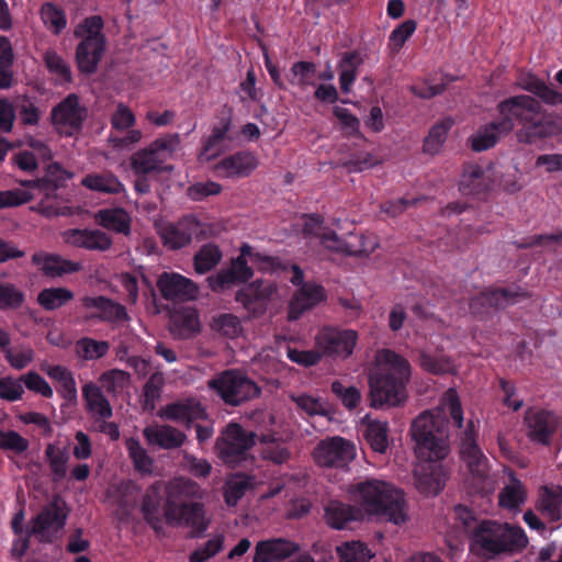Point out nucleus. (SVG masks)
I'll use <instances>...</instances> for the list:
<instances>
[{
	"instance_id": "49530a36",
	"label": "nucleus",
	"mask_w": 562,
	"mask_h": 562,
	"mask_svg": "<svg viewBox=\"0 0 562 562\" xmlns=\"http://www.w3.org/2000/svg\"><path fill=\"white\" fill-rule=\"evenodd\" d=\"M233 119V109L228 105H224L221 111V117L217 125L212 128V134L206 139L203 151H210L215 145L224 139L225 134L231 127Z\"/></svg>"
},
{
	"instance_id": "3c124183",
	"label": "nucleus",
	"mask_w": 562,
	"mask_h": 562,
	"mask_svg": "<svg viewBox=\"0 0 562 562\" xmlns=\"http://www.w3.org/2000/svg\"><path fill=\"white\" fill-rule=\"evenodd\" d=\"M24 301V293L13 283H0V310H18Z\"/></svg>"
},
{
	"instance_id": "bf43d9fd",
	"label": "nucleus",
	"mask_w": 562,
	"mask_h": 562,
	"mask_svg": "<svg viewBox=\"0 0 562 562\" xmlns=\"http://www.w3.org/2000/svg\"><path fill=\"white\" fill-rule=\"evenodd\" d=\"M104 26V22L101 15H91L82 20V22L75 29L74 35L79 38L88 34L87 37H98L103 34L101 30Z\"/></svg>"
},
{
	"instance_id": "680f3d73",
	"label": "nucleus",
	"mask_w": 562,
	"mask_h": 562,
	"mask_svg": "<svg viewBox=\"0 0 562 562\" xmlns=\"http://www.w3.org/2000/svg\"><path fill=\"white\" fill-rule=\"evenodd\" d=\"M23 381L27 390L40 393L44 397L53 396V389L47 381L37 372L30 371L20 378Z\"/></svg>"
},
{
	"instance_id": "774afa93",
	"label": "nucleus",
	"mask_w": 562,
	"mask_h": 562,
	"mask_svg": "<svg viewBox=\"0 0 562 562\" xmlns=\"http://www.w3.org/2000/svg\"><path fill=\"white\" fill-rule=\"evenodd\" d=\"M100 380L105 383L108 392L115 391V386L124 387L131 382V374L124 370L112 369L103 372Z\"/></svg>"
},
{
	"instance_id": "72a5a7b5",
	"label": "nucleus",
	"mask_w": 562,
	"mask_h": 562,
	"mask_svg": "<svg viewBox=\"0 0 562 562\" xmlns=\"http://www.w3.org/2000/svg\"><path fill=\"white\" fill-rule=\"evenodd\" d=\"M536 508L548 514L551 521L560 520L562 517V487L559 486V491H553L547 485L542 486Z\"/></svg>"
},
{
	"instance_id": "58836bf2",
	"label": "nucleus",
	"mask_w": 562,
	"mask_h": 562,
	"mask_svg": "<svg viewBox=\"0 0 562 562\" xmlns=\"http://www.w3.org/2000/svg\"><path fill=\"white\" fill-rule=\"evenodd\" d=\"M210 327L213 331L229 339H235L244 333L240 318L233 313L214 315Z\"/></svg>"
},
{
	"instance_id": "4d7b16f0",
	"label": "nucleus",
	"mask_w": 562,
	"mask_h": 562,
	"mask_svg": "<svg viewBox=\"0 0 562 562\" xmlns=\"http://www.w3.org/2000/svg\"><path fill=\"white\" fill-rule=\"evenodd\" d=\"M333 113L339 120L341 127L348 135L363 138V134L360 131V121L356 115L350 113L349 110L335 106Z\"/></svg>"
},
{
	"instance_id": "6ab92c4d",
	"label": "nucleus",
	"mask_w": 562,
	"mask_h": 562,
	"mask_svg": "<svg viewBox=\"0 0 562 562\" xmlns=\"http://www.w3.org/2000/svg\"><path fill=\"white\" fill-rule=\"evenodd\" d=\"M301 546L285 538L257 542L252 562H282L300 552Z\"/></svg>"
},
{
	"instance_id": "8fccbe9b",
	"label": "nucleus",
	"mask_w": 562,
	"mask_h": 562,
	"mask_svg": "<svg viewBox=\"0 0 562 562\" xmlns=\"http://www.w3.org/2000/svg\"><path fill=\"white\" fill-rule=\"evenodd\" d=\"M42 20L46 25L53 27V32L58 35L67 24L64 10L52 2H45L41 8Z\"/></svg>"
},
{
	"instance_id": "f257e3e1",
	"label": "nucleus",
	"mask_w": 562,
	"mask_h": 562,
	"mask_svg": "<svg viewBox=\"0 0 562 562\" xmlns=\"http://www.w3.org/2000/svg\"><path fill=\"white\" fill-rule=\"evenodd\" d=\"M516 86L532 95H513L497 104L503 134L510 133L517 122L521 125L516 132L520 144L532 145L538 140L561 135L562 115L548 112L541 103L552 106L562 104V93L533 74L520 75Z\"/></svg>"
},
{
	"instance_id": "79ce46f5",
	"label": "nucleus",
	"mask_w": 562,
	"mask_h": 562,
	"mask_svg": "<svg viewBox=\"0 0 562 562\" xmlns=\"http://www.w3.org/2000/svg\"><path fill=\"white\" fill-rule=\"evenodd\" d=\"M472 474V486L476 493L487 494L493 490L492 482L486 473V463L483 453L465 461Z\"/></svg>"
},
{
	"instance_id": "c85d7f7f",
	"label": "nucleus",
	"mask_w": 562,
	"mask_h": 562,
	"mask_svg": "<svg viewBox=\"0 0 562 562\" xmlns=\"http://www.w3.org/2000/svg\"><path fill=\"white\" fill-rule=\"evenodd\" d=\"M258 161L250 151H238L223 158L217 165L216 169L227 171V177H247L256 168Z\"/></svg>"
},
{
	"instance_id": "9d476101",
	"label": "nucleus",
	"mask_w": 562,
	"mask_h": 562,
	"mask_svg": "<svg viewBox=\"0 0 562 562\" xmlns=\"http://www.w3.org/2000/svg\"><path fill=\"white\" fill-rule=\"evenodd\" d=\"M277 291L274 282H266L263 279L250 280L235 292L234 300L247 311L246 321L260 318L267 313L268 302Z\"/></svg>"
},
{
	"instance_id": "09e8293b",
	"label": "nucleus",
	"mask_w": 562,
	"mask_h": 562,
	"mask_svg": "<svg viewBox=\"0 0 562 562\" xmlns=\"http://www.w3.org/2000/svg\"><path fill=\"white\" fill-rule=\"evenodd\" d=\"M418 361L424 371L435 375L446 374L452 370L451 360L445 356L434 357L425 351H420Z\"/></svg>"
},
{
	"instance_id": "37998d69",
	"label": "nucleus",
	"mask_w": 562,
	"mask_h": 562,
	"mask_svg": "<svg viewBox=\"0 0 562 562\" xmlns=\"http://www.w3.org/2000/svg\"><path fill=\"white\" fill-rule=\"evenodd\" d=\"M527 499L526 490L520 480L512 474V484L506 485L498 495V504L506 509H517Z\"/></svg>"
},
{
	"instance_id": "473e14b6",
	"label": "nucleus",
	"mask_w": 562,
	"mask_h": 562,
	"mask_svg": "<svg viewBox=\"0 0 562 562\" xmlns=\"http://www.w3.org/2000/svg\"><path fill=\"white\" fill-rule=\"evenodd\" d=\"M336 552L339 562H370L375 557L368 544L360 540L341 542L336 547Z\"/></svg>"
},
{
	"instance_id": "f8f14e48",
	"label": "nucleus",
	"mask_w": 562,
	"mask_h": 562,
	"mask_svg": "<svg viewBox=\"0 0 562 562\" xmlns=\"http://www.w3.org/2000/svg\"><path fill=\"white\" fill-rule=\"evenodd\" d=\"M88 117V109L80 104V98L77 93H70L50 112L53 125L69 126L72 131L66 132V136H72L82 130L83 123Z\"/></svg>"
},
{
	"instance_id": "a19ab883",
	"label": "nucleus",
	"mask_w": 562,
	"mask_h": 562,
	"mask_svg": "<svg viewBox=\"0 0 562 562\" xmlns=\"http://www.w3.org/2000/svg\"><path fill=\"white\" fill-rule=\"evenodd\" d=\"M75 294L67 288H47L37 294V303L46 311L60 308L74 299Z\"/></svg>"
},
{
	"instance_id": "864d4df0",
	"label": "nucleus",
	"mask_w": 562,
	"mask_h": 562,
	"mask_svg": "<svg viewBox=\"0 0 562 562\" xmlns=\"http://www.w3.org/2000/svg\"><path fill=\"white\" fill-rule=\"evenodd\" d=\"M128 314L124 305L112 300V305H104L102 312L92 313L86 316V321L98 319L101 322L114 323L119 321H127Z\"/></svg>"
},
{
	"instance_id": "e433bc0d",
	"label": "nucleus",
	"mask_w": 562,
	"mask_h": 562,
	"mask_svg": "<svg viewBox=\"0 0 562 562\" xmlns=\"http://www.w3.org/2000/svg\"><path fill=\"white\" fill-rule=\"evenodd\" d=\"M69 453L67 448H58L54 443H48L45 449V459L48 462L53 474V482L58 483L67 475Z\"/></svg>"
},
{
	"instance_id": "a211bd4d",
	"label": "nucleus",
	"mask_w": 562,
	"mask_h": 562,
	"mask_svg": "<svg viewBox=\"0 0 562 562\" xmlns=\"http://www.w3.org/2000/svg\"><path fill=\"white\" fill-rule=\"evenodd\" d=\"M524 419L529 428L528 437L531 441L544 446L550 443V438L559 426V419L552 412L528 408Z\"/></svg>"
},
{
	"instance_id": "2eb2a0df",
	"label": "nucleus",
	"mask_w": 562,
	"mask_h": 562,
	"mask_svg": "<svg viewBox=\"0 0 562 562\" xmlns=\"http://www.w3.org/2000/svg\"><path fill=\"white\" fill-rule=\"evenodd\" d=\"M326 300L327 292L322 284L315 282L302 284V286L293 293L289 302L286 319L289 322H295L300 319L305 312L315 308Z\"/></svg>"
},
{
	"instance_id": "39448f33",
	"label": "nucleus",
	"mask_w": 562,
	"mask_h": 562,
	"mask_svg": "<svg viewBox=\"0 0 562 562\" xmlns=\"http://www.w3.org/2000/svg\"><path fill=\"white\" fill-rule=\"evenodd\" d=\"M166 490V503L164 517L167 525L172 527L190 526L193 528V536L202 535L210 525L205 518L204 505L199 502H191V498L199 495V485L189 479H175L164 484Z\"/></svg>"
},
{
	"instance_id": "20e7f679",
	"label": "nucleus",
	"mask_w": 562,
	"mask_h": 562,
	"mask_svg": "<svg viewBox=\"0 0 562 562\" xmlns=\"http://www.w3.org/2000/svg\"><path fill=\"white\" fill-rule=\"evenodd\" d=\"M348 493L370 516H384L394 525H403L408 519L404 491L385 481L367 479L350 485Z\"/></svg>"
},
{
	"instance_id": "4be33fe9",
	"label": "nucleus",
	"mask_w": 562,
	"mask_h": 562,
	"mask_svg": "<svg viewBox=\"0 0 562 562\" xmlns=\"http://www.w3.org/2000/svg\"><path fill=\"white\" fill-rule=\"evenodd\" d=\"M106 37L100 34L98 42L95 37H85L76 48V61L81 74L92 75L97 71L98 65L105 50Z\"/></svg>"
},
{
	"instance_id": "7c9ffc66",
	"label": "nucleus",
	"mask_w": 562,
	"mask_h": 562,
	"mask_svg": "<svg viewBox=\"0 0 562 562\" xmlns=\"http://www.w3.org/2000/svg\"><path fill=\"white\" fill-rule=\"evenodd\" d=\"M97 223L115 233L130 235L131 217L123 207L102 209L95 213Z\"/></svg>"
},
{
	"instance_id": "0eeeda50",
	"label": "nucleus",
	"mask_w": 562,
	"mask_h": 562,
	"mask_svg": "<svg viewBox=\"0 0 562 562\" xmlns=\"http://www.w3.org/2000/svg\"><path fill=\"white\" fill-rule=\"evenodd\" d=\"M257 438L263 445L277 443L279 438L274 435L262 434L260 437L255 431H247L238 423H229L222 431L214 445L217 458L229 469H251L256 458L249 450L256 445Z\"/></svg>"
},
{
	"instance_id": "0e129e2a",
	"label": "nucleus",
	"mask_w": 562,
	"mask_h": 562,
	"mask_svg": "<svg viewBox=\"0 0 562 562\" xmlns=\"http://www.w3.org/2000/svg\"><path fill=\"white\" fill-rule=\"evenodd\" d=\"M296 403L297 407L304 411L308 416H325L329 417L330 411L323 407L319 398H314L307 394H302L296 397H292Z\"/></svg>"
},
{
	"instance_id": "4468645a",
	"label": "nucleus",
	"mask_w": 562,
	"mask_h": 562,
	"mask_svg": "<svg viewBox=\"0 0 562 562\" xmlns=\"http://www.w3.org/2000/svg\"><path fill=\"white\" fill-rule=\"evenodd\" d=\"M254 269L241 259H231L229 266L206 278L211 291L224 293L236 284H245L252 279Z\"/></svg>"
},
{
	"instance_id": "ea45409f",
	"label": "nucleus",
	"mask_w": 562,
	"mask_h": 562,
	"mask_svg": "<svg viewBox=\"0 0 562 562\" xmlns=\"http://www.w3.org/2000/svg\"><path fill=\"white\" fill-rule=\"evenodd\" d=\"M81 186L108 194H119L124 191L123 184L114 175L89 173L81 180Z\"/></svg>"
},
{
	"instance_id": "ddd939ff",
	"label": "nucleus",
	"mask_w": 562,
	"mask_h": 562,
	"mask_svg": "<svg viewBox=\"0 0 562 562\" xmlns=\"http://www.w3.org/2000/svg\"><path fill=\"white\" fill-rule=\"evenodd\" d=\"M156 285L167 301H194L200 293V288L194 281L176 272L164 271L159 274Z\"/></svg>"
},
{
	"instance_id": "c756f323",
	"label": "nucleus",
	"mask_w": 562,
	"mask_h": 562,
	"mask_svg": "<svg viewBox=\"0 0 562 562\" xmlns=\"http://www.w3.org/2000/svg\"><path fill=\"white\" fill-rule=\"evenodd\" d=\"M327 524L337 530L344 529L348 521H357L363 518L360 507L345 505L340 502H331L325 510Z\"/></svg>"
},
{
	"instance_id": "aec40b11",
	"label": "nucleus",
	"mask_w": 562,
	"mask_h": 562,
	"mask_svg": "<svg viewBox=\"0 0 562 562\" xmlns=\"http://www.w3.org/2000/svg\"><path fill=\"white\" fill-rule=\"evenodd\" d=\"M357 342V331L324 330L316 337V345L322 350V356H350Z\"/></svg>"
},
{
	"instance_id": "052dcab7",
	"label": "nucleus",
	"mask_w": 562,
	"mask_h": 562,
	"mask_svg": "<svg viewBox=\"0 0 562 562\" xmlns=\"http://www.w3.org/2000/svg\"><path fill=\"white\" fill-rule=\"evenodd\" d=\"M315 74V63L305 60L296 61L291 67L292 79H290V81L295 83V79H297L296 83L304 87L311 83L310 79L313 78Z\"/></svg>"
},
{
	"instance_id": "412c9836",
	"label": "nucleus",
	"mask_w": 562,
	"mask_h": 562,
	"mask_svg": "<svg viewBox=\"0 0 562 562\" xmlns=\"http://www.w3.org/2000/svg\"><path fill=\"white\" fill-rule=\"evenodd\" d=\"M198 226H200L198 217L194 215H187L179 221L178 225L170 223L164 226L158 234L164 246L171 250H178L191 244L193 232H195Z\"/></svg>"
},
{
	"instance_id": "de8ad7c7",
	"label": "nucleus",
	"mask_w": 562,
	"mask_h": 562,
	"mask_svg": "<svg viewBox=\"0 0 562 562\" xmlns=\"http://www.w3.org/2000/svg\"><path fill=\"white\" fill-rule=\"evenodd\" d=\"M109 349L110 345L108 341H98L89 337H83L76 344L77 353L86 360L100 359L106 355Z\"/></svg>"
},
{
	"instance_id": "7ed1b4c3",
	"label": "nucleus",
	"mask_w": 562,
	"mask_h": 562,
	"mask_svg": "<svg viewBox=\"0 0 562 562\" xmlns=\"http://www.w3.org/2000/svg\"><path fill=\"white\" fill-rule=\"evenodd\" d=\"M411 374V363L405 357L391 349H383L379 368L368 375L370 407L403 406L407 401L406 385Z\"/></svg>"
},
{
	"instance_id": "c03bdc74",
	"label": "nucleus",
	"mask_w": 562,
	"mask_h": 562,
	"mask_svg": "<svg viewBox=\"0 0 562 562\" xmlns=\"http://www.w3.org/2000/svg\"><path fill=\"white\" fill-rule=\"evenodd\" d=\"M222 250L216 244H206L193 257L194 271L204 274L221 261Z\"/></svg>"
},
{
	"instance_id": "dca6fc26",
	"label": "nucleus",
	"mask_w": 562,
	"mask_h": 562,
	"mask_svg": "<svg viewBox=\"0 0 562 562\" xmlns=\"http://www.w3.org/2000/svg\"><path fill=\"white\" fill-rule=\"evenodd\" d=\"M169 333L176 339H191L202 330L200 315L196 307L179 306L168 310Z\"/></svg>"
},
{
	"instance_id": "c9c22d12",
	"label": "nucleus",
	"mask_w": 562,
	"mask_h": 562,
	"mask_svg": "<svg viewBox=\"0 0 562 562\" xmlns=\"http://www.w3.org/2000/svg\"><path fill=\"white\" fill-rule=\"evenodd\" d=\"M45 176L42 179H46L47 183L45 184L46 189V198H56L57 194L55 192L59 189L65 188L66 181L70 180L75 177L72 171L66 170L63 168L61 164L58 161H53L45 167Z\"/></svg>"
},
{
	"instance_id": "9b49d317",
	"label": "nucleus",
	"mask_w": 562,
	"mask_h": 562,
	"mask_svg": "<svg viewBox=\"0 0 562 562\" xmlns=\"http://www.w3.org/2000/svg\"><path fill=\"white\" fill-rule=\"evenodd\" d=\"M313 459L322 468H345L356 457L355 445L342 437L321 440L313 450Z\"/></svg>"
},
{
	"instance_id": "e2e57ef3",
	"label": "nucleus",
	"mask_w": 562,
	"mask_h": 562,
	"mask_svg": "<svg viewBox=\"0 0 562 562\" xmlns=\"http://www.w3.org/2000/svg\"><path fill=\"white\" fill-rule=\"evenodd\" d=\"M30 191L13 189L0 191V210L5 207H14L25 204L33 200Z\"/></svg>"
},
{
	"instance_id": "4c0bfd02",
	"label": "nucleus",
	"mask_w": 562,
	"mask_h": 562,
	"mask_svg": "<svg viewBox=\"0 0 562 562\" xmlns=\"http://www.w3.org/2000/svg\"><path fill=\"white\" fill-rule=\"evenodd\" d=\"M362 64V58L357 50L346 52L338 64L340 69V90L348 93L353 81L357 78L358 67Z\"/></svg>"
},
{
	"instance_id": "13d9d810",
	"label": "nucleus",
	"mask_w": 562,
	"mask_h": 562,
	"mask_svg": "<svg viewBox=\"0 0 562 562\" xmlns=\"http://www.w3.org/2000/svg\"><path fill=\"white\" fill-rule=\"evenodd\" d=\"M482 451L476 443L475 440V430L474 424L472 420H469L467 425V429L464 431V436L462 438L460 456L461 459L467 461L469 459H473L474 457L481 456Z\"/></svg>"
},
{
	"instance_id": "5701e85b",
	"label": "nucleus",
	"mask_w": 562,
	"mask_h": 562,
	"mask_svg": "<svg viewBox=\"0 0 562 562\" xmlns=\"http://www.w3.org/2000/svg\"><path fill=\"white\" fill-rule=\"evenodd\" d=\"M164 483L161 481L154 482L143 496L140 512L143 518L157 535L164 533V510L161 512V502L164 499L161 490Z\"/></svg>"
},
{
	"instance_id": "cd10ccee",
	"label": "nucleus",
	"mask_w": 562,
	"mask_h": 562,
	"mask_svg": "<svg viewBox=\"0 0 562 562\" xmlns=\"http://www.w3.org/2000/svg\"><path fill=\"white\" fill-rule=\"evenodd\" d=\"M487 305L491 310L501 311L522 300L531 297V293L519 285L512 288H488L485 289Z\"/></svg>"
},
{
	"instance_id": "a18cd8bd",
	"label": "nucleus",
	"mask_w": 562,
	"mask_h": 562,
	"mask_svg": "<svg viewBox=\"0 0 562 562\" xmlns=\"http://www.w3.org/2000/svg\"><path fill=\"white\" fill-rule=\"evenodd\" d=\"M156 154L157 153L150 145L133 154L131 157V167L133 171L143 176L155 172V170L159 168L160 162L157 159Z\"/></svg>"
},
{
	"instance_id": "423d86ee",
	"label": "nucleus",
	"mask_w": 562,
	"mask_h": 562,
	"mask_svg": "<svg viewBox=\"0 0 562 562\" xmlns=\"http://www.w3.org/2000/svg\"><path fill=\"white\" fill-rule=\"evenodd\" d=\"M471 533L470 551L487 560L519 553L528 546V537L522 528L508 522L485 519Z\"/></svg>"
},
{
	"instance_id": "a878e982",
	"label": "nucleus",
	"mask_w": 562,
	"mask_h": 562,
	"mask_svg": "<svg viewBox=\"0 0 562 562\" xmlns=\"http://www.w3.org/2000/svg\"><path fill=\"white\" fill-rule=\"evenodd\" d=\"M361 424L364 426L363 438L372 451L380 454L385 453L390 446L389 423L372 419L369 415H366L361 419Z\"/></svg>"
},
{
	"instance_id": "338daca9",
	"label": "nucleus",
	"mask_w": 562,
	"mask_h": 562,
	"mask_svg": "<svg viewBox=\"0 0 562 562\" xmlns=\"http://www.w3.org/2000/svg\"><path fill=\"white\" fill-rule=\"evenodd\" d=\"M86 241H82L81 245L83 248L89 250H108L112 246V238L104 232L94 229L87 231Z\"/></svg>"
},
{
	"instance_id": "5fc2aeb1",
	"label": "nucleus",
	"mask_w": 562,
	"mask_h": 562,
	"mask_svg": "<svg viewBox=\"0 0 562 562\" xmlns=\"http://www.w3.org/2000/svg\"><path fill=\"white\" fill-rule=\"evenodd\" d=\"M223 191L222 184L215 181L195 182L186 190L187 196L192 201H202L211 195H218Z\"/></svg>"
},
{
	"instance_id": "bb28decb",
	"label": "nucleus",
	"mask_w": 562,
	"mask_h": 562,
	"mask_svg": "<svg viewBox=\"0 0 562 562\" xmlns=\"http://www.w3.org/2000/svg\"><path fill=\"white\" fill-rule=\"evenodd\" d=\"M42 261H44L41 269L42 272L52 278L75 273L82 269V265L80 262L65 259L57 254L42 255L36 252L32 256V262L34 265H40Z\"/></svg>"
},
{
	"instance_id": "393cba45",
	"label": "nucleus",
	"mask_w": 562,
	"mask_h": 562,
	"mask_svg": "<svg viewBox=\"0 0 562 562\" xmlns=\"http://www.w3.org/2000/svg\"><path fill=\"white\" fill-rule=\"evenodd\" d=\"M490 190L491 186L484 178L483 168L477 164H464L459 181V191L463 195L483 199Z\"/></svg>"
},
{
	"instance_id": "1a4fd4ad",
	"label": "nucleus",
	"mask_w": 562,
	"mask_h": 562,
	"mask_svg": "<svg viewBox=\"0 0 562 562\" xmlns=\"http://www.w3.org/2000/svg\"><path fill=\"white\" fill-rule=\"evenodd\" d=\"M210 390L214 391L225 404L238 406L244 402L259 397L261 387L236 369L225 370L207 382Z\"/></svg>"
},
{
	"instance_id": "f03ea898",
	"label": "nucleus",
	"mask_w": 562,
	"mask_h": 562,
	"mask_svg": "<svg viewBox=\"0 0 562 562\" xmlns=\"http://www.w3.org/2000/svg\"><path fill=\"white\" fill-rule=\"evenodd\" d=\"M411 438L419 463L414 470L415 486L423 495H438L449 471L441 463L450 453L449 420L443 411H425L411 425Z\"/></svg>"
},
{
	"instance_id": "603ef678",
	"label": "nucleus",
	"mask_w": 562,
	"mask_h": 562,
	"mask_svg": "<svg viewBox=\"0 0 562 562\" xmlns=\"http://www.w3.org/2000/svg\"><path fill=\"white\" fill-rule=\"evenodd\" d=\"M330 390L349 411L355 409L361 401V393L353 385L345 387L340 381L335 380L330 385Z\"/></svg>"
},
{
	"instance_id": "f3484780",
	"label": "nucleus",
	"mask_w": 562,
	"mask_h": 562,
	"mask_svg": "<svg viewBox=\"0 0 562 562\" xmlns=\"http://www.w3.org/2000/svg\"><path fill=\"white\" fill-rule=\"evenodd\" d=\"M158 416L166 420L184 423L190 428L196 419L207 420L209 414L205 407L194 397H188L183 401L167 404L158 412Z\"/></svg>"
},
{
	"instance_id": "6e6552de",
	"label": "nucleus",
	"mask_w": 562,
	"mask_h": 562,
	"mask_svg": "<svg viewBox=\"0 0 562 562\" xmlns=\"http://www.w3.org/2000/svg\"><path fill=\"white\" fill-rule=\"evenodd\" d=\"M70 513L66 501L58 494L43 507L36 517L26 526L25 536L13 544L12 552L20 558L29 548L30 538L34 536L40 542L53 543L66 525Z\"/></svg>"
},
{
	"instance_id": "69168bd1",
	"label": "nucleus",
	"mask_w": 562,
	"mask_h": 562,
	"mask_svg": "<svg viewBox=\"0 0 562 562\" xmlns=\"http://www.w3.org/2000/svg\"><path fill=\"white\" fill-rule=\"evenodd\" d=\"M44 59L50 72L58 74L66 82L72 81L70 67L55 50H47Z\"/></svg>"
},
{
	"instance_id": "f704fd0d",
	"label": "nucleus",
	"mask_w": 562,
	"mask_h": 562,
	"mask_svg": "<svg viewBox=\"0 0 562 562\" xmlns=\"http://www.w3.org/2000/svg\"><path fill=\"white\" fill-rule=\"evenodd\" d=\"M503 130L499 126V121H494L481 126L477 133L469 138L471 149L476 153L487 150L496 145Z\"/></svg>"
},
{
	"instance_id": "6e6d98bb",
	"label": "nucleus",
	"mask_w": 562,
	"mask_h": 562,
	"mask_svg": "<svg viewBox=\"0 0 562 562\" xmlns=\"http://www.w3.org/2000/svg\"><path fill=\"white\" fill-rule=\"evenodd\" d=\"M321 243L330 251L347 256H358L361 251L352 249L351 246L341 239L335 231H329L321 235Z\"/></svg>"
},
{
	"instance_id": "2f4dec72",
	"label": "nucleus",
	"mask_w": 562,
	"mask_h": 562,
	"mask_svg": "<svg viewBox=\"0 0 562 562\" xmlns=\"http://www.w3.org/2000/svg\"><path fill=\"white\" fill-rule=\"evenodd\" d=\"M453 124L454 120L451 117H445L442 121L434 124L424 138L423 151L431 156L437 155L441 150L447 139L448 132Z\"/></svg>"
},
{
	"instance_id": "b1692460",
	"label": "nucleus",
	"mask_w": 562,
	"mask_h": 562,
	"mask_svg": "<svg viewBox=\"0 0 562 562\" xmlns=\"http://www.w3.org/2000/svg\"><path fill=\"white\" fill-rule=\"evenodd\" d=\"M143 436L149 446L165 450L180 448L188 438L183 431L168 424L147 426L143 430Z\"/></svg>"
}]
</instances>
